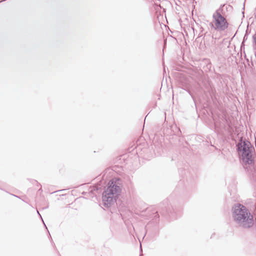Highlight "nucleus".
Here are the masks:
<instances>
[{
    "label": "nucleus",
    "mask_w": 256,
    "mask_h": 256,
    "mask_svg": "<svg viewBox=\"0 0 256 256\" xmlns=\"http://www.w3.org/2000/svg\"><path fill=\"white\" fill-rule=\"evenodd\" d=\"M237 150L242 160L244 167L250 174H252L254 180L256 181V168L254 166V158L252 154V150L254 148L250 142L243 140L240 138L236 144Z\"/></svg>",
    "instance_id": "1"
},
{
    "label": "nucleus",
    "mask_w": 256,
    "mask_h": 256,
    "mask_svg": "<svg viewBox=\"0 0 256 256\" xmlns=\"http://www.w3.org/2000/svg\"><path fill=\"white\" fill-rule=\"evenodd\" d=\"M232 210L234 220L238 226L249 228L253 226V216L245 206L237 204L232 208Z\"/></svg>",
    "instance_id": "2"
},
{
    "label": "nucleus",
    "mask_w": 256,
    "mask_h": 256,
    "mask_svg": "<svg viewBox=\"0 0 256 256\" xmlns=\"http://www.w3.org/2000/svg\"><path fill=\"white\" fill-rule=\"evenodd\" d=\"M223 6H221L212 14V20L210 24L212 30L222 32H224L228 27L229 24L223 12Z\"/></svg>",
    "instance_id": "3"
},
{
    "label": "nucleus",
    "mask_w": 256,
    "mask_h": 256,
    "mask_svg": "<svg viewBox=\"0 0 256 256\" xmlns=\"http://www.w3.org/2000/svg\"><path fill=\"white\" fill-rule=\"evenodd\" d=\"M110 194L117 195L121 192V188L120 186L116 184V182L114 180H110L108 182V186L104 191Z\"/></svg>",
    "instance_id": "4"
},
{
    "label": "nucleus",
    "mask_w": 256,
    "mask_h": 256,
    "mask_svg": "<svg viewBox=\"0 0 256 256\" xmlns=\"http://www.w3.org/2000/svg\"><path fill=\"white\" fill-rule=\"evenodd\" d=\"M114 197V195L110 194H107V192H104L102 193V199L104 206L108 207L110 204L114 203L116 200Z\"/></svg>",
    "instance_id": "5"
},
{
    "label": "nucleus",
    "mask_w": 256,
    "mask_h": 256,
    "mask_svg": "<svg viewBox=\"0 0 256 256\" xmlns=\"http://www.w3.org/2000/svg\"><path fill=\"white\" fill-rule=\"evenodd\" d=\"M252 38H253L254 41L255 43V44L256 45V32L255 34L253 36Z\"/></svg>",
    "instance_id": "6"
},
{
    "label": "nucleus",
    "mask_w": 256,
    "mask_h": 256,
    "mask_svg": "<svg viewBox=\"0 0 256 256\" xmlns=\"http://www.w3.org/2000/svg\"><path fill=\"white\" fill-rule=\"evenodd\" d=\"M187 92H188L190 95V96L192 97V98H193V100L194 99V98L192 94L191 93V92H190V90H187Z\"/></svg>",
    "instance_id": "7"
},
{
    "label": "nucleus",
    "mask_w": 256,
    "mask_h": 256,
    "mask_svg": "<svg viewBox=\"0 0 256 256\" xmlns=\"http://www.w3.org/2000/svg\"><path fill=\"white\" fill-rule=\"evenodd\" d=\"M37 212H38V214L40 216L41 218L42 219V216H41L40 214V213H39L38 211V210H37Z\"/></svg>",
    "instance_id": "8"
},
{
    "label": "nucleus",
    "mask_w": 256,
    "mask_h": 256,
    "mask_svg": "<svg viewBox=\"0 0 256 256\" xmlns=\"http://www.w3.org/2000/svg\"><path fill=\"white\" fill-rule=\"evenodd\" d=\"M42 190V188H40L38 190Z\"/></svg>",
    "instance_id": "9"
},
{
    "label": "nucleus",
    "mask_w": 256,
    "mask_h": 256,
    "mask_svg": "<svg viewBox=\"0 0 256 256\" xmlns=\"http://www.w3.org/2000/svg\"><path fill=\"white\" fill-rule=\"evenodd\" d=\"M44 226L46 228H47L46 224H44Z\"/></svg>",
    "instance_id": "10"
},
{
    "label": "nucleus",
    "mask_w": 256,
    "mask_h": 256,
    "mask_svg": "<svg viewBox=\"0 0 256 256\" xmlns=\"http://www.w3.org/2000/svg\"><path fill=\"white\" fill-rule=\"evenodd\" d=\"M142 256V254H140V256Z\"/></svg>",
    "instance_id": "11"
}]
</instances>
